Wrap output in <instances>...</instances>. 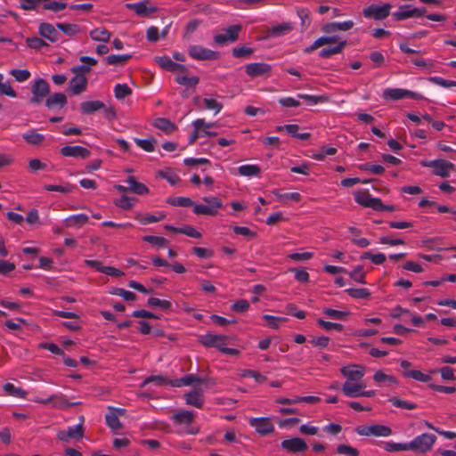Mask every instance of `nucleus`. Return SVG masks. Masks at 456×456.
<instances>
[{
	"label": "nucleus",
	"mask_w": 456,
	"mask_h": 456,
	"mask_svg": "<svg viewBox=\"0 0 456 456\" xmlns=\"http://www.w3.org/2000/svg\"><path fill=\"white\" fill-rule=\"evenodd\" d=\"M195 412L187 410H178L171 417L174 424L179 426L177 434L179 435H197L200 432V427L193 425Z\"/></svg>",
	"instance_id": "f257e3e1"
},
{
	"label": "nucleus",
	"mask_w": 456,
	"mask_h": 456,
	"mask_svg": "<svg viewBox=\"0 0 456 456\" xmlns=\"http://www.w3.org/2000/svg\"><path fill=\"white\" fill-rule=\"evenodd\" d=\"M227 337L224 335L207 333L200 337V342L205 346L216 347L218 351L228 355H238L239 350L227 346Z\"/></svg>",
	"instance_id": "f03ea898"
},
{
	"label": "nucleus",
	"mask_w": 456,
	"mask_h": 456,
	"mask_svg": "<svg viewBox=\"0 0 456 456\" xmlns=\"http://www.w3.org/2000/svg\"><path fill=\"white\" fill-rule=\"evenodd\" d=\"M193 133L189 137V143H194L200 137H214L217 134L213 130L216 126V122H207L204 118H197L192 122Z\"/></svg>",
	"instance_id": "7ed1b4c3"
},
{
	"label": "nucleus",
	"mask_w": 456,
	"mask_h": 456,
	"mask_svg": "<svg viewBox=\"0 0 456 456\" xmlns=\"http://www.w3.org/2000/svg\"><path fill=\"white\" fill-rule=\"evenodd\" d=\"M341 390L347 397H373L376 395L374 390H366V385L362 381L346 380Z\"/></svg>",
	"instance_id": "20e7f679"
},
{
	"label": "nucleus",
	"mask_w": 456,
	"mask_h": 456,
	"mask_svg": "<svg viewBox=\"0 0 456 456\" xmlns=\"http://www.w3.org/2000/svg\"><path fill=\"white\" fill-rule=\"evenodd\" d=\"M202 200L206 204H195L193 213L196 215L216 216L223 208L221 199L214 196L204 197Z\"/></svg>",
	"instance_id": "39448f33"
},
{
	"label": "nucleus",
	"mask_w": 456,
	"mask_h": 456,
	"mask_svg": "<svg viewBox=\"0 0 456 456\" xmlns=\"http://www.w3.org/2000/svg\"><path fill=\"white\" fill-rule=\"evenodd\" d=\"M436 441V436L430 433H423L409 443L410 451L419 453L427 452Z\"/></svg>",
	"instance_id": "423d86ee"
},
{
	"label": "nucleus",
	"mask_w": 456,
	"mask_h": 456,
	"mask_svg": "<svg viewBox=\"0 0 456 456\" xmlns=\"http://www.w3.org/2000/svg\"><path fill=\"white\" fill-rule=\"evenodd\" d=\"M421 166L432 167L433 174L440 177L450 176L451 170L454 168V165L444 159H434V160H422Z\"/></svg>",
	"instance_id": "0eeeda50"
},
{
	"label": "nucleus",
	"mask_w": 456,
	"mask_h": 456,
	"mask_svg": "<svg viewBox=\"0 0 456 456\" xmlns=\"http://www.w3.org/2000/svg\"><path fill=\"white\" fill-rule=\"evenodd\" d=\"M84 416H80V422L75 426L68 427L67 429L60 430L57 433L59 440L68 443L70 440H79L84 436Z\"/></svg>",
	"instance_id": "6e6552de"
},
{
	"label": "nucleus",
	"mask_w": 456,
	"mask_h": 456,
	"mask_svg": "<svg viewBox=\"0 0 456 456\" xmlns=\"http://www.w3.org/2000/svg\"><path fill=\"white\" fill-rule=\"evenodd\" d=\"M391 8L392 5L390 4H383L381 5L372 4L362 10V14L366 19L380 20L389 15Z\"/></svg>",
	"instance_id": "1a4fd4ad"
},
{
	"label": "nucleus",
	"mask_w": 456,
	"mask_h": 456,
	"mask_svg": "<svg viewBox=\"0 0 456 456\" xmlns=\"http://www.w3.org/2000/svg\"><path fill=\"white\" fill-rule=\"evenodd\" d=\"M354 200L363 208H382V201L379 198L372 197L367 190H358L354 192Z\"/></svg>",
	"instance_id": "9d476101"
},
{
	"label": "nucleus",
	"mask_w": 456,
	"mask_h": 456,
	"mask_svg": "<svg viewBox=\"0 0 456 456\" xmlns=\"http://www.w3.org/2000/svg\"><path fill=\"white\" fill-rule=\"evenodd\" d=\"M189 55L197 61H213L217 60L220 56L216 51L210 50L199 45H190L188 48Z\"/></svg>",
	"instance_id": "9b49d317"
},
{
	"label": "nucleus",
	"mask_w": 456,
	"mask_h": 456,
	"mask_svg": "<svg viewBox=\"0 0 456 456\" xmlns=\"http://www.w3.org/2000/svg\"><path fill=\"white\" fill-rule=\"evenodd\" d=\"M31 92L32 97L30 102L32 103H39L49 94V84L43 78H37L32 84Z\"/></svg>",
	"instance_id": "f8f14e48"
},
{
	"label": "nucleus",
	"mask_w": 456,
	"mask_h": 456,
	"mask_svg": "<svg viewBox=\"0 0 456 456\" xmlns=\"http://www.w3.org/2000/svg\"><path fill=\"white\" fill-rule=\"evenodd\" d=\"M341 374L346 380L362 381L366 373V368L361 364H348L340 369Z\"/></svg>",
	"instance_id": "ddd939ff"
},
{
	"label": "nucleus",
	"mask_w": 456,
	"mask_h": 456,
	"mask_svg": "<svg viewBox=\"0 0 456 456\" xmlns=\"http://www.w3.org/2000/svg\"><path fill=\"white\" fill-rule=\"evenodd\" d=\"M249 425L261 436H266L274 431V426L269 418H251Z\"/></svg>",
	"instance_id": "4468645a"
},
{
	"label": "nucleus",
	"mask_w": 456,
	"mask_h": 456,
	"mask_svg": "<svg viewBox=\"0 0 456 456\" xmlns=\"http://www.w3.org/2000/svg\"><path fill=\"white\" fill-rule=\"evenodd\" d=\"M240 28L241 27L240 25H232L229 27L224 33L215 35V43L218 45H223L226 43L236 41L239 37Z\"/></svg>",
	"instance_id": "2eb2a0df"
},
{
	"label": "nucleus",
	"mask_w": 456,
	"mask_h": 456,
	"mask_svg": "<svg viewBox=\"0 0 456 456\" xmlns=\"http://www.w3.org/2000/svg\"><path fill=\"white\" fill-rule=\"evenodd\" d=\"M281 447L288 452H304L307 450V444L300 437H292L281 442Z\"/></svg>",
	"instance_id": "dca6fc26"
},
{
	"label": "nucleus",
	"mask_w": 456,
	"mask_h": 456,
	"mask_svg": "<svg viewBox=\"0 0 456 456\" xmlns=\"http://www.w3.org/2000/svg\"><path fill=\"white\" fill-rule=\"evenodd\" d=\"M272 66L265 62H253L245 66V72L251 77L269 76Z\"/></svg>",
	"instance_id": "f3484780"
},
{
	"label": "nucleus",
	"mask_w": 456,
	"mask_h": 456,
	"mask_svg": "<svg viewBox=\"0 0 456 456\" xmlns=\"http://www.w3.org/2000/svg\"><path fill=\"white\" fill-rule=\"evenodd\" d=\"M38 34L45 39L54 44L60 40L58 29L51 23L41 22L38 26Z\"/></svg>",
	"instance_id": "a211bd4d"
},
{
	"label": "nucleus",
	"mask_w": 456,
	"mask_h": 456,
	"mask_svg": "<svg viewBox=\"0 0 456 456\" xmlns=\"http://www.w3.org/2000/svg\"><path fill=\"white\" fill-rule=\"evenodd\" d=\"M61 154L64 157H72V158H79L82 159H86L89 158L91 155V151L82 146L75 145V146H64L61 149Z\"/></svg>",
	"instance_id": "6ab92c4d"
},
{
	"label": "nucleus",
	"mask_w": 456,
	"mask_h": 456,
	"mask_svg": "<svg viewBox=\"0 0 456 456\" xmlns=\"http://www.w3.org/2000/svg\"><path fill=\"white\" fill-rule=\"evenodd\" d=\"M424 12L425 9L410 8V5H403L393 13V17L396 20H403L414 16H421Z\"/></svg>",
	"instance_id": "aec40b11"
},
{
	"label": "nucleus",
	"mask_w": 456,
	"mask_h": 456,
	"mask_svg": "<svg viewBox=\"0 0 456 456\" xmlns=\"http://www.w3.org/2000/svg\"><path fill=\"white\" fill-rule=\"evenodd\" d=\"M186 404L201 408L204 404V391L201 388H194L184 395Z\"/></svg>",
	"instance_id": "412c9836"
},
{
	"label": "nucleus",
	"mask_w": 456,
	"mask_h": 456,
	"mask_svg": "<svg viewBox=\"0 0 456 456\" xmlns=\"http://www.w3.org/2000/svg\"><path fill=\"white\" fill-rule=\"evenodd\" d=\"M155 61L159 67H161L163 69H166L167 71H172V72L183 71H183H186V69H187L184 65L173 61L167 56L156 57Z\"/></svg>",
	"instance_id": "4be33fe9"
},
{
	"label": "nucleus",
	"mask_w": 456,
	"mask_h": 456,
	"mask_svg": "<svg viewBox=\"0 0 456 456\" xmlns=\"http://www.w3.org/2000/svg\"><path fill=\"white\" fill-rule=\"evenodd\" d=\"M87 78L84 74H75L69 81V87L73 94H79L86 91Z\"/></svg>",
	"instance_id": "5701e85b"
},
{
	"label": "nucleus",
	"mask_w": 456,
	"mask_h": 456,
	"mask_svg": "<svg viewBox=\"0 0 456 456\" xmlns=\"http://www.w3.org/2000/svg\"><path fill=\"white\" fill-rule=\"evenodd\" d=\"M148 1H141L136 3H127L126 4V7L127 9L134 10V12L139 16L148 15L150 13L156 12V7L154 6H147Z\"/></svg>",
	"instance_id": "b1692460"
},
{
	"label": "nucleus",
	"mask_w": 456,
	"mask_h": 456,
	"mask_svg": "<svg viewBox=\"0 0 456 456\" xmlns=\"http://www.w3.org/2000/svg\"><path fill=\"white\" fill-rule=\"evenodd\" d=\"M203 379L197 375L190 374L181 379H172L170 386L175 387H186L191 385H200L203 383Z\"/></svg>",
	"instance_id": "393cba45"
},
{
	"label": "nucleus",
	"mask_w": 456,
	"mask_h": 456,
	"mask_svg": "<svg viewBox=\"0 0 456 456\" xmlns=\"http://www.w3.org/2000/svg\"><path fill=\"white\" fill-rule=\"evenodd\" d=\"M89 36L93 41L100 43H108L110 40L111 33L103 27L92 29Z\"/></svg>",
	"instance_id": "a878e982"
},
{
	"label": "nucleus",
	"mask_w": 456,
	"mask_h": 456,
	"mask_svg": "<svg viewBox=\"0 0 456 456\" xmlns=\"http://www.w3.org/2000/svg\"><path fill=\"white\" fill-rule=\"evenodd\" d=\"M237 173L240 176L245 177H256L259 176L261 173V168L258 165L256 164H245L241 165L237 168Z\"/></svg>",
	"instance_id": "bb28decb"
},
{
	"label": "nucleus",
	"mask_w": 456,
	"mask_h": 456,
	"mask_svg": "<svg viewBox=\"0 0 456 456\" xmlns=\"http://www.w3.org/2000/svg\"><path fill=\"white\" fill-rule=\"evenodd\" d=\"M126 183L129 185V191L138 195H146L149 193L148 187L136 180L133 175H130L126 179Z\"/></svg>",
	"instance_id": "cd10ccee"
},
{
	"label": "nucleus",
	"mask_w": 456,
	"mask_h": 456,
	"mask_svg": "<svg viewBox=\"0 0 456 456\" xmlns=\"http://www.w3.org/2000/svg\"><path fill=\"white\" fill-rule=\"evenodd\" d=\"M67 102V98L62 93H55L51 94L45 102V105L49 109L62 108Z\"/></svg>",
	"instance_id": "c85d7f7f"
},
{
	"label": "nucleus",
	"mask_w": 456,
	"mask_h": 456,
	"mask_svg": "<svg viewBox=\"0 0 456 456\" xmlns=\"http://www.w3.org/2000/svg\"><path fill=\"white\" fill-rule=\"evenodd\" d=\"M104 108L101 101H86L80 103V110L84 114H91Z\"/></svg>",
	"instance_id": "c756f323"
},
{
	"label": "nucleus",
	"mask_w": 456,
	"mask_h": 456,
	"mask_svg": "<svg viewBox=\"0 0 456 456\" xmlns=\"http://www.w3.org/2000/svg\"><path fill=\"white\" fill-rule=\"evenodd\" d=\"M53 400H56V402H54V406L55 407H66V406L69 405L67 401L61 395H51V396L46 397V398H42V397H39V396H36L33 399V401L35 403H43V404L48 403L52 402Z\"/></svg>",
	"instance_id": "7c9ffc66"
},
{
	"label": "nucleus",
	"mask_w": 456,
	"mask_h": 456,
	"mask_svg": "<svg viewBox=\"0 0 456 456\" xmlns=\"http://www.w3.org/2000/svg\"><path fill=\"white\" fill-rule=\"evenodd\" d=\"M382 97L386 100H394V101L405 98V89L386 88L382 93Z\"/></svg>",
	"instance_id": "2f4dec72"
},
{
	"label": "nucleus",
	"mask_w": 456,
	"mask_h": 456,
	"mask_svg": "<svg viewBox=\"0 0 456 456\" xmlns=\"http://www.w3.org/2000/svg\"><path fill=\"white\" fill-rule=\"evenodd\" d=\"M373 379L378 384H388L391 386L397 385L398 381L395 377L387 375L382 370H377L373 375Z\"/></svg>",
	"instance_id": "473e14b6"
},
{
	"label": "nucleus",
	"mask_w": 456,
	"mask_h": 456,
	"mask_svg": "<svg viewBox=\"0 0 456 456\" xmlns=\"http://www.w3.org/2000/svg\"><path fill=\"white\" fill-rule=\"evenodd\" d=\"M56 27L69 37H74L81 32L80 27L74 23H57Z\"/></svg>",
	"instance_id": "72a5a7b5"
},
{
	"label": "nucleus",
	"mask_w": 456,
	"mask_h": 456,
	"mask_svg": "<svg viewBox=\"0 0 456 456\" xmlns=\"http://www.w3.org/2000/svg\"><path fill=\"white\" fill-rule=\"evenodd\" d=\"M273 194L281 203H284L287 200H292L295 202H298L301 200V195L298 192L281 193L278 190H273Z\"/></svg>",
	"instance_id": "f704fd0d"
},
{
	"label": "nucleus",
	"mask_w": 456,
	"mask_h": 456,
	"mask_svg": "<svg viewBox=\"0 0 456 456\" xmlns=\"http://www.w3.org/2000/svg\"><path fill=\"white\" fill-rule=\"evenodd\" d=\"M403 375L406 378L412 379L419 382H428L431 380V375L423 373L419 370H406L403 371Z\"/></svg>",
	"instance_id": "c9c22d12"
},
{
	"label": "nucleus",
	"mask_w": 456,
	"mask_h": 456,
	"mask_svg": "<svg viewBox=\"0 0 456 456\" xmlns=\"http://www.w3.org/2000/svg\"><path fill=\"white\" fill-rule=\"evenodd\" d=\"M202 102L205 108L208 110H213L215 115L218 114L223 109V104L213 97H204Z\"/></svg>",
	"instance_id": "e433bc0d"
},
{
	"label": "nucleus",
	"mask_w": 456,
	"mask_h": 456,
	"mask_svg": "<svg viewBox=\"0 0 456 456\" xmlns=\"http://www.w3.org/2000/svg\"><path fill=\"white\" fill-rule=\"evenodd\" d=\"M345 45L346 41H341L337 45L325 47L320 52V56L322 58H329L331 55L338 54L342 52Z\"/></svg>",
	"instance_id": "4c0bfd02"
},
{
	"label": "nucleus",
	"mask_w": 456,
	"mask_h": 456,
	"mask_svg": "<svg viewBox=\"0 0 456 456\" xmlns=\"http://www.w3.org/2000/svg\"><path fill=\"white\" fill-rule=\"evenodd\" d=\"M154 126L159 130H162L167 134L172 133L175 130V125L167 118H159L155 119Z\"/></svg>",
	"instance_id": "58836bf2"
},
{
	"label": "nucleus",
	"mask_w": 456,
	"mask_h": 456,
	"mask_svg": "<svg viewBox=\"0 0 456 456\" xmlns=\"http://www.w3.org/2000/svg\"><path fill=\"white\" fill-rule=\"evenodd\" d=\"M134 202H135V199L129 197L127 195H122L120 198L116 199L114 200L115 206H117L122 209H125V210L131 209L134 207Z\"/></svg>",
	"instance_id": "ea45409f"
},
{
	"label": "nucleus",
	"mask_w": 456,
	"mask_h": 456,
	"mask_svg": "<svg viewBox=\"0 0 456 456\" xmlns=\"http://www.w3.org/2000/svg\"><path fill=\"white\" fill-rule=\"evenodd\" d=\"M292 29V25L289 22H282L281 24L274 25L270 29V35L272 37H280Z\"/></svg>",
	"instance_id": "a19ab883"
},
{
	"label": "nucleus",
	"mask_w": 456,
	"mask_h": 456,
	"mask_svg": "<svg viewBox=\"0 0 456 456\" xmlns=\"http://www.w3.org/2000/svg\"><path fill=\"white\" fill-rule=\"evenodd\" d=\"M23 139L30 144L38 145L40 144L45 136L41 134L37 133L35 130H29L27 133L23 134Z\"/></svg>",
	"instance_id": "79ce46f5"
},
{
	"label": "nucleus",
	"mask_w": 456,
	"mask_h": 456,
	"mask_svg": "<svg viewBox=\"0 0 456 456\" xmlns=\"http://www.w3.org/2000/svg\"><path fill=\"white\" fill-rule=\"evenodd\" d=\"M107 426L112 430H118L122 428V424L118 418V414L115 411H110L105 416Z\"/></svg>",
	"instance_id": "37998d69"
},
{
	"label": "nucleus",
	"mask_w": 456,
	"mask_h": 456,
	"mask_svg": "<svg viewBox=\"0 0 456 456\" xmlns=\"http://www.w3.org/2000/svg\"><path fill=\"white\" fill-rule=\"evenodd\" d=\"M134 142L138 147H140L141 149L147 152H152L155 150L156 141L152 137L147 139L135 138Z\"/></svg>",
	"instance_id": "c03bdc74"
},
{
	"label": "nucleus",
	"mask_w": 456,
	"mask_h": 456,
	"mask_svg": "<svg viewBox=\"0 0 456 456\" xmlns=\"http://www.w3.org/2000/svg\"><path fill=\"white\" fill-rule=\"evenodd\" d=\"M392 429L385 425H371V436L387 437L392 435Z\"/></svg>",
	"instance_id": "a18cd8bd"
},
{
	"label": "nucleus",
	"mask_w": 456,
	"mask_h": 456,
	"mask_svg": "<svg viewBox=\"0 0 456 456\" xmlns=\"http://www.w3.org/2000/svg\"><path fill=\"white\" fill-rule=\"evenodd\" d=\"M147 304L150 307L160 308L162 310H168L172 306V304L170 301L165 300V299H159L157 297L148 298Z\"/></svg>",
	"instance_id": "49530a36"
},
{
	"label": "nucleus",
	"mask_w": 456,
	"mask_h": 456,
	"mask_svg": "<svg viewBox=\"0 0 456 456\" xmlns=\"http://www.w3.org/2000/svg\"><path fill=\"white\" fill-rule=\"evenodd\" d=\"M349 276L356 282L366 284L365 276L366 273L362 265H357L349 273Z\"/></svg>",
	"instance_id": "de8ad7c7"
},
{
	"label": "nucleus",
	"mask_w": 456,
	"mask_h": 456,
	"mask_svg": "<svg viewBox=\"0 0 456 456\" xmlns=\"http://www.w3.org/2000/svg\"><path fill=\"white\" fill-rule=\"evenodd\" d=\"M131 94L132 90L126 84H117L114 86V94L118 100H123Z\"/></svg>",
	"instance_id": "09e8293b"
},
{
	"label": "nucleus",
	"mask_w": 456,
	"mask_h": 456,
	"mask_svg": "<svg viewBox=\"0 0 456 456\" xmlns=\"http://www.w3.org/2000/svg\"><path fill=\"white\" fill-rule=\"evenodd\" d=\"M4 392L9 395L19 398H25L27 393L20 387H15L12 383H6L4 386Z\"/></svg>",
	"instance_id": "8fccbe9b"
},
{
	"label": "nucleus",
	"mask_w": 456,
	"mask_h": 456,
	"mask_svg": "<svg viewBox=\"0 0 456 456\" xmlns=\"http://www.w3.org/2000/svg\"><path fill=\"white\" fill-rule=\"evenodd\" d=\"M385 450L389 452H400V451H410L409 443H395L392 441L385 444Z\"/></svg>",
	"instance_id": "3c124183"
},
{
	"label": "nucleus",
	"mask_w": 456,
	"mask_h": 456,
	"mask_svg": "<svg viewBox=\"0 0 456 456\" xmlns=\"http://www.w3.org/2000/svg\"><path fill=\"white\" fill-rule=\"evenodd\" d=\"M159 175L166 179L171 185H176L180 183V177L171 169L159 171Z\"/></svg>",
	"instance_id": "603ef678"
},
{
	"label": "nucleus",
	"mask_w": 456,
	"mask_h": 456,
	"mask_svg": "<svg viewBox=\"0 0 456 456\" xmlns=\"http://www.w3.org/2000/svg\"><path fill=\"white\" fill-rule=\"evenodd\" d=\"M130 58V54H111L107 56L106 62L108 65H120L124 64Z\"/></svg>",
	"instance_id": "864d4df0"
},
{
	"label": "nucleus",
	"mask_w": 456,
	"mask_h": 456,
	"mask_svg": "<svg viewBox=\"0 0 456 456\" xmlns=\"http://www.w3.org/2000/svg\"><path fill=\"white\" fill-rule=\"evenodd\" d=\"M9 74L12 76L15 80L19 83L27 81L30 77V72L28 69H13L9 71Z\"/></svg>",
	"instance_id": "5fc2aeb1"
},
{
	"label": "nucleus",
	"mask_w": 456,
	"mask_h": 456,
	"mask_svg": "<svg viewBox=\"0 0 456 456\" xmlns=\"http://www.w3.org/2000/svg\"><path fill=\"white\" fill-rule=\"evenodd\" d=\"M142 240L159 248H164L168 243L167 239L160 236L145 235L142 237Z\"/></svg>",
	"instance_id": "6e6d98bb"
},
{
	"label": "nucleus",
	"mask_w": 456,
	"mask_h": 456,
	"mask_svg": "<svg viewBox=\"0 0 456 456\" xmlns=\"http://www.w3.org/2000/svg\"><path fill=\"white\" fill-rule=\"evenodd\" d=\"M345 292L354 298H368L370 296V292L365 288L347 289Z\"/></svg>",
	"instance_id": "4d7b16f0"
},
{
	"label": "nucleus",
	"mask_w": 456,
	"mask_h": 456,
	"mask_svg": "<svg viewBox=\"0 0 456 456\" xmlns=\"http://www.w3.org/2000/svg\"><path fill=\"white\" fill-rule=\"evenodd\" d=\"M170 381L163 376H151L142 381L141 387H143L149 383H154L157 386L170 385Z\"/></svg>",
	"instance_id": "13d9d810"
},
{
	"label": "nucleus",
	"mask_w": 456,
	"mask_h": 456,
	"mask_svg": "<svg viewBox=\"0 0 456 456\" xmlns=\"http://www.w3.org/2000/svg\"><path fill=\"white\" fill-rule=\"evenodd\" d=\"M26 44L29 48L35 50H40L43 47L48 46L47 43H45L42 38L37 37H28L26 39Z\"/></svg>",
	"instance_id": "bf43d9fd"
},
{
	"label": "nucleus",
	"mask_w": 456,
	"mask_h": 456,
	"mask_svg": "<svg viewBox=\"0 0 456 456\" xmlns=\"http://www.w3.org/2000/svg\"><path fill=\"white\" fill-rule=\"evenodd\" d=\"M167 202L173 206H180V207H191L195 205L193 200L187 197H175L169 199Z\"/></svg>",
	"instance_id": "052dcab7"
},
{
	"label": "nucleus",
	"mask_w": 456,
	"mask_h": 456,
	"mask_svg": "<svg viewBox=\"0 0 456 456\" xmlns=\"http://www.w3.org/2000/svg\"><path fill=\"white\" fill-rule=\"evenodd\" d=\"M262 318L265 321H267V324L270 328L277 330L280 327V323L281 322H285L286 318L280 317V316H274L270 314H264Z\"/></svg>",
	"instance_id": "680f3d73"
},
{
	"label": "nucleus",
	"mask_w": 456,
	"mask_h": 456,
	"mask_svg": "<svg viewBox=\"0 0 456 456\" xmlns=\"http://www.w3.org/2000/svg\"><path fill=\"white\" fill-rule=\"evenodd\" d=\"M389 402L397 408L406 409V410H413L417 407V405L413 403L404 401L396 397H392L389 399Z\"/></svg>",
	"instance_id": "e2e57ef3"
},
{
	"label": "nucleus",
	"mask_w": 456,
	"mask_h": 456,
	"mask_svg": "<svg viewBox=\"0 0 456 456\" xmlns=\"http://www.w3.org/2000/svg\"><path fill=\"white\" fill-rule=\"evenodd\" d=\"M175 81L179 85L187 86H194L199 83V77H195V76H192V77L177 76L175 77Z\"/></svg>",
	"instance_id": "0e129e2a"
},
{
	"label": "nucleus",
	"mask_w": 456,
	"mask_h": 456,
	"mask_svg": "<svg viewBox=\"0 0 456 456\" xmlns=\"http://www.w3.org/2000/svg\"><path fill=\"white\" fill-rule=\"evenodd\" d=\"M362 258L370 259L375 265H381L386 261V255L383 253L372 254L371 252H365Z\"/></svg>",
	"instance_id": "69168bd1"
},
{
	"label": "nucleus",
	"mask_w": 456,
	"mask_h": 456,
	"mask_svg": "<svg viewBox=\"0 0 456 456\" xmlns=\"http://www.w3.org/2000/svg\"><path fill=\"white\" fill-rule=\"evenodd\" d=\"M111 294L119 296V297H123L126 301H134L136 298V296L134 293H133L129 290H126L121 288L114 289L111 291Z\"/></svg>",
	"instance_id": "338daca9"
},
{
	"label": "nucleus",
	"mask_w": 456,
	"mask_h": 456,
	"mask_svg": "<svg viewBox=\"0 0 456 456\" xmlns=\"http://www.w3.org/2000/svg\"><path fill=\"white\" fill-rule=\"evenodd\" d=\"M337 452L338 454H344L348 456H359V452L355 448L346 444L338 445Z\"/></svg>",
	"instance_id": "774afa93"
}]
</instances>
